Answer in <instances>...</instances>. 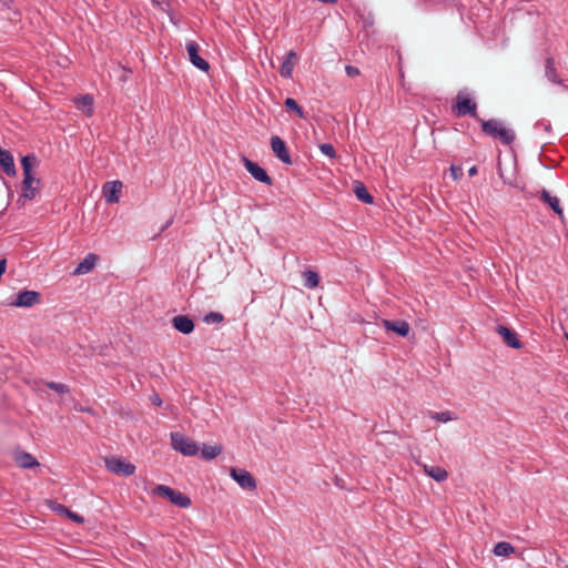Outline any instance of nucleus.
<instances>
[{
    "label": "nucleus",
    "mask_w": 568,
    "mask_h": 568,
    "mask_svg": "<svg viewBox=\"0 0 568 568\" xmlns=\"http://www.w3.org/2000/svg\"><path fill=\"white\" fill-rule=\"evenodd\" d=\"M99 256L94 253H89L75 267L73 274L82 275L90 273L97 265Z\"/></svg>",
    "instance_id": "obj_15"
},
{
    "label": "nucleus",
    "mask_w": 568,
    "mask_h": 568,
    "mask_svg": "<svg viewBox=\"0 0 568 568\" xmlns=\"http://www.w3.org/2000/svg\"><path fill=\"white\" fill-rule=\"evenodd\" d=\"M40 183V179L34 178L33 174H23L21 197L33 200L39 193Z\"/></svg>",
    "instance_id": "obj_9"
},
{
    "label": "nucleus",
    "mask_w": 568,
    "mask_h": 568,
    "mask_svg": "<svg viewBox=\"0 0 568 568\" xmlns=\"http://www.w3.org/2000/svg\"><path fill=\"white\" fill-rule=\"evenodd\" d=\"M152 403H153L154 405L160 406V405L162 404V399L160 398V396H159V395H156V394H155L154 396H152Z\"/></svg>",
    "instance_id": "obj_37"
},
{
    "label": "nucleus",
    "mask_w": 568,
    "mask_h": 568,
    "mask_svg": "<svg viewBox=\"0 0 568 568\" xmlns=\"http://www.w3.org/2000/svg\"><path fill=\"white\" fill-rule=\"evenodd\" d=\"M243 165L251 173V175L258 182L271 185L272 179L267 174V172L261 168L257 163L251 161L250 159L243 156L242 159Z\"/></svg>",
    "instance_id": "obj_8"
},
{
    "label": "nucleus",
    "mask_w": 568,
    "mask_h": 568,
    "mask_svg": "<svg viewBox=\"0 0 568 568\" xmlns=\"http://www.w3.org/2000/svg\"><path fill=\"white\" fill-rule=\"evenodd\" d=\"M345 72L349 78H355L359 75V69L354 65H346Z\"/></svg>",
    "instance_id": "obj_34"
},
{
    "label": "nucleus",
    "mask_w": 568,
    "mask_h": 568,
    "mask_svg": "<svg viewBox=\"0 0 568 568\" xmlns=\"http://www.w3.org/2000/svg\"><path fill=\"white\" fill-rule=\"evenodd\" d=\"M222 449L221 445H203L201 456L205 460H211L219 456L222 453Z\"/></svg>",
    "instance_id": "obj_24"
},
{
    "label": "nucleus",
    "mask_w": 568,
    "mask_h": 568,
    "mask_svg": "<svg viewBox=\"0 0 568 568\" xmlns=\"http://www.w3.org/2000/svg\"><path fill=\"white\" fill-rule=\"evenodd\" d=\"M458 171H460V168H455V166L450 168L452 175L455 180L458 178V174H457Z\"/></svg>",
    "instance_id": "obj_39"
},
{
    "label": "nucleus",
    "mask_w": 568,
    "mask_h": 568,
    "mask_svg": "<svg viewBox=\"0 0 568 568\" xmlns=\"http://www.w3.org/2000/svg\"><path fill=\"white\" fill-rule=\"evenodd\" d=\"M121 181L106 182L103 185V196L106 203H118L122 191Z\"/></svg>",
    "instance_id": "obj_12"
},
{
    "label": "nucleus",
    "mask_w": 568,
    "mask_h": 568,
    "mask_svg": "<svg viewBox=\"0 0 568 568\" xmlns=\"http://www.w3.org/2000/svg\"><path fill=\"white\" fill-rule=\"evenodd\" d=\"M481 130L484 133L499 140L505 145H509L515 140V132L504 126L503 122L496 119L481 120Z\"/></svg>",
    "instance_id": "obj_1"
},
{
    "label": "nucleus",
    "mask_w": 568,
    "mask_h": 568,
    "mask_svg": "<svg viewBox=\"0 0 568 568\" xmlns=\"http://www.w3.org/2000/svg\"><path fill=\"white\" fill-rule=\"evenodd\" d=\"M320 2H323V3H328V4H334L337 2V0H318Z\"/></svg>",
    "instance_id": "obj_40"
},
{
    "label": "nucleus",
    "mask_w": 568,
    "mask_h": 568,
    "mask_svg": "<svg viewBox=\"0 0 568 568\" xmlns=\"http://www.w3.org/2000/svg\"><path fill=\"white\" fill-rule=\"evenodd\" d=\"M354 194L356 195V197L362 201L363 203H366V204H372L373 203V196L368 193L366 186L362 183V182H355L354 184Z\"/></svg>",
    "instance_id": "obj_22"
},
{
    "label": "nucleus",
    "mask_w": 568,
    "mask_h": 568,
    "mask_svg": "<svg viewBox=\"0 0 568 568\" xmlns=\"http://www.w3.org/2000/svg\"><path fill=\"white\" fill-rule=\"evenodd\" d=\"M14 460L19 467L24 469H30L39 466L38 460L31 454L26 452L17 453L14 456Z\"/></svg>",
    "instance_id": "obj_19"
},
{
    "label": "nucleus",
    "mask_w": 568,
    "mask_h": 568,
    "mask_svg": "<svg viewBox=\"0 0 568 568\" xmlns=\"http://www.w3.org/2000/svg\"><path fill=\"white\" fill-rule=\"evenodd\" d=\"M367 24H373V19L369 18V20L367 21Z\"/></svg>",
    "instance_id": "obj_41"
},
{
    "label": "nucleus",
    "mask_w": 568,
    "mask_h": 568,
    "mask_svg": "<svg viewBox=\"0 0 568 568\" xmlns=\"http://www.w3.org/2000/svg\"><path fill=\"white\" fill-rule=\"evenodd\" d=\"M320 150L321 152L331 158V159H334L336 156V152H335V149L334 146L331 144V143H323L320 145Z\"/></svg>",
    "instance_id": "obj_33"
},
{
    "label": "nucleus",
    "mask_w": 568,
    "mask_h": 568,
    "mask_svg": "<svg viewBox=\"0 0 568 568\" xmlns=\"http://www.w3.org/2000/svg\"><path fill=\"white\" fill-rule=\"evenodd\" d=\"M45 385L59 394H67L69 392V386L62 383L47 382Z\"/></svg>",
    "instance_id": "obj_32"
},
{
    "label": "nucleus",
    "mask_w": 568,
    "mask_h": 568,
    "mask_svg": "<svg viewBox=\"0 0 568 568\" xmlns=\"http://www.w3.org/2000/svg\"><path fill=\"white\" fill-rule=\"evenodd\" d=\"M383 326L386 331H392L397 335L405 337L409 333V324L406 321L383 320Z\"/></svg>",
    "instance_id": "obj_14"
},
{
    "label": "nucleus",
    "mask_w": 568,
    "mask_h": 568,
    "mask_svg": "<svg viewBox=\"0 0 568 568\" xmlns=\"http://www.w3.org/2000/svg\"><path fill=\"white\" fill-rule=\"evenodd\" d=\"M0 166L2 168L3 172L9 176H14L17 174L12 154L9 151L3 150L1 146H0Z\"/></svg>",
    "instance_id": "obj_16"
},
{
    "label": "nucleus",
    "mask_w": 568,
    "mask_h": 568,
    "mask_svg": "<svg viewBox=\"0 0 568 568\" xmlns=\"http://www.w3.org/2000/svg\"><path fill=\"white\" fill-rule=\"evenodd\" d=\"M41 300V294L36 291H22L18 294L17 298L10 303L16 307H32Z\"/></svg>",
    "instance_id": "obj_11"
},
{
    "label": "nucleus",
    "mask_w": 568,
    "mask_h": 568,
    "mask_svg": "<svg viewBox=\"0 0 568 568\" xmlns=\"http://www.w3.org/2000/svg\"><path fill=\"white\" fill-rule=\"evenodd\" d=\"M284 104L288 111L295 112L300 119L306 118L305 112L293 98H287Z\"/></svg>",
    "instance_id": "obj_30"
},
{
    "label": "nucleus",
    "mask_w": 568,
    "mask_h": 568,
    "mask_svg": "<svg viewBox=\"0 0 568 568\" xmlns=\"http://www.w3.org/2000/svg\"><path fill=\"white\" fill-rule=\"evenodd\" d=\"M71 520H73L74 523H83V518L77 514V513H73L71 510H68V513L65 514Z\"/></svg>",
    "instance_id": "obj_35"
},
{
    "label": "nucleus",
    "mask_w": 568,
    "mask_h": 568,
    "mask_svg": "<svg viewBox=\"0 0 568 568\" xmlns=\"http://www.w3.org/2000/svg\"><path fill=\"white\" fill-rule=\"evenodd\" d=\"M545 75L552 83H556V84L561 83V80L559 79L557 71L555 69V62H554L552 58L546 59Z\"/></svg>",
    "instance_id": "obj_23"
},
{
    "label": "nucleus",
    "mask_w": 568,
    "mask_h": 568,
    "mask_svg": "<svg viewBox=\"0 0 568 568\" xmlns=\"http://www.w3.org/2000/svg\"><path fill=\"white\" fill-rule=\"evenodd\" d=\"M38 158L34 154H28L21 158L23 174H33L32 170L38 165Z\"/></svg>",
    "instance_id": "obj_26"
},
{
    "label": "nucleus",
    "mask_w": 568,
    "mask_h": 568,
    "mask_svg": "<svg viewBox=\"0 0 568 568\" xmlns=\"http://www.w3.org/2000/svg\"><path fill=\"white\" fill-rule=\"evenodd\" d=\"M271 149L273 153L276 155V158L284 164H292V158L286 146V143L278 135H273L271 138Z\"/></svg>",
    "instance_id": "obj_7"
},
{
    "label": "nucleus",
    "mask_w": 568,
    "mask_h": 568,
    "mask_svg": "<svg viewBox=\"0 0 568 568\" xmlns=\"http://www.w3.org/2000/svg\"><path fill=\"white\" fill-rule=\"evenodd\" d=\"M121 80H123V81L126 80L125 74H122Z\"/></svg>",
    "instance_id": "obj_42"
},
{
    "label": "nucleus",
    "mask_w": 568,
    "mask_h": 568,
    "mask_svg": "<svg viewBox=\"0 0 568 568\" xmlns=\"http://www.w3.org/2000/svg\"><path fill=\"white\" fill-rule=\"evenodd\" d=\"M78 109L84 111L88 115L92 114L93 98L89 94L82 95L75 100Z\"/></svg>",
    "instance_id": "obj_27"
},
{
    "label": "nucleus",
    "mask_w": 568,
    "mask_h": 568,
    "mask_svg": "<svg viewBox=\"0 0 568 568\" xmlns=\"http://www.w3.org/2000/svg\"><path fill=\"white\" fill-rule=\"evenodd\" d=\"M223 320H224V316L217 312H210L203 318L204 323H206V324H217V323H221Z\"/></svg>",
    "instance_id": "obj_31"
},
{
    "label": "nucleus",
    "mask_w": 568,
    "mask_h": 568,
    "mask_svg": "<svg viewBox=\"0 0 568 568\" xmlns=\"http://www.w3.org/2000/svg\"><path fill=\"white\" fill-rule=\"evenodd\" d=\"M106 469L115 475L131 476L135 473V466L124 458L106 457L104 459Z\"/></svg>",
    "instance_id": "obj_5"
},
{
    "label": "nucleus",
    "mask_w": 568,
    "mask_h": 568,
    "mask_svg": "<svg viewBox=\"0 0 568 568\" xmlns=\"http://www.w3.org/2000/svg\"><path fill=\"white\" fill-rule=\"evenodd\" d=\"M185 48L191 63L201 71H209L210 64L205 59L200 57L197 43L195 41H189Z\"/></svg>",
    "instance_id": "obj_10"
},
{
    "label": "nucleus",
    "mask_w": 568,
    "mask_h": 568,
    "mask_svg": "<svg viewBox=\"0 0 568 568\" xmlns=\"http://www.w3.org/2000/svg\"><path fill=\"white\" fill-rule=\"evenodd\" d=\"M121 80H123V81L126 80L125 74H122Z\"/></svg>",
    "instance_id": "obj_43"
},
{
    "label": "nucleus",
    "mask_w": 568,
    "mask_h": 568,
    "mask_svg": "<svg viewBox=\"0 0 568 568\" xmlns=\"http://www.w3.org/2000/svg\"><path fill=\"white\" fill-rule=\"evenodd\" d=\"M151 495L168 498L173 505L182 508L191 506V499L186 495L165 485L154 486Z\"/></svg>",
    "instance_id": "obj_2"
},
{
    "label": "nucleus",
    "mask_w": 568,
    "mask_h": 568,
    "mask_svg": "<svg viewBox=\"0 0 568 568\" xmlns=\"http://www.w3.org/2000/svg\"><path fill=\"white\" fill-rule=\"evenodd\" d=\"M493 552L498 557H507L515 552V548L511 544L506 541H499L495 545Z\"/></svg>",
    "instance_id": "obj_25"
},
{
    "label": "nucleus",
    "mask_w": 568,
    "mask_h": 568,
    "mask_svg": "<svg viewBox=\"0 0 568 568\" xmlns=\"http://www.w3.org/2000/svg\"><path fill=\"white\" fill-rule=\"evenodd\" d=\"M53 510L58 511L59 514L65 515L68 513V508L63 505H58L57 507H52Z\"/></svg>",
    "instance_id": "obj_36"
},
{
    "label": "nucleus",
    "mask_w": 568,
    "mask_h": 568,
    "mask_svg": "<svg viewBox=\"0 0 568 568\" xmlns=\"http://www.w3.org/2000/svg\"><path fill=\"white\" fill-rule=\"evenodd\" d=\"M540 199L547 203L559 217L564 216L560 201L557 196L551 195L547 190H542L540 192Z\"/></svg>",
    "instance_id": "obj_20"
},
{
    "label": "nucleus",
    "mask_w": 568,
    "mask_h": 568,
    "mask_svg": "<svg viewBox=\"0 0 568 568\" xmlns=\"http://www.w3.org/2000/svg\"><path fill=\"white\" fill-rule=\"evenodd\" d=\"M497 333L503 337L504 343L511 348H520L521 343L518 339L515 332L504 325H498L496 328Z\"/></svg>",
    "instance_id": "obj_13"
},
{
    "label": "nucleus",
    "mask_w": 568,
    "mask_h": 568,
    "mask_svg": "<svg viewBox=\"0 0 568 568\" xmlns=\"http://www.w3.org/2000/svg\"><path fill=\"white\" fill-rule=\"evenodd\" d=\"M230 476L239 484L243 489L254 490L256 488L255 478L245 469L232 467L230 469Z\"/></svg>",
    "instance_id": "obj_6"
},
{
    "label": "nucleus",
    "mask_w": 568,
    "mask_h": 568,
    "mask_svg": "<svg viewBox=\"0 0 568 568\" xmlns=\"http://www.w3.org/2000/svg\"><path fill=\"white\" fill-rule=\"evenodd\" d=\"M456 116L470 115L477 118V103L465 91H459L456 95V104L453 106Z\"/></svg>",
    "instance_id": "obj_3"
},
{
    "label": "nucleus",
    "mask_w": 568,
    "mask_h": 568,
    "mask_svg": "<svg viewBox=\"0 0 568 568\" xmlns=\"http://www.w3.org/2000/svg\"><path fill=\"white\" fill-rule=\"evenodd\" d=\"M422 466H423L424 471L429 477H432L434 480H436L438 483L446 480L448 477V473L443 467L430 466V465H426V464H423Z\"/></svg>",
    "instance_id": "obj_21"
},
{
    "label": "nucleus",
    "mask_w": 568,
    "mask_h": 568,
    "mask_svg": "<svg viewBox=\"0 0 568 568\" xmlns=\"http://www.w3.org/2000/svg\"><path fill=\"white\" fill-rule=\"evenodd\" d=\"M304 286L307 288H315L320 283V275L317 272L307 270L303 273Z\"/></svg>",
    "instance_id": "obj_28"
},
{
    "label": "nucleus",
    "mask_w": 568,
    "mask_h": 568,
    "mask_svg": "<svg viewBox=\"0 0 568 568\" xmlns=\"http://www.w3.org/2000/svg\"><path fill=\"white\" fill-rule=\"evenodd\" d=\"M172 325L173 327L183 333V334H190L194 329V323L193 321L185 315H178L172 318Z\"/></svg>",
    "instance_id": "obj_17"
},
{
    "label": "nucleus",
    "mask_w": 568,
    "mask_h": 568,
    "mask_svg": "<svg viewBox=\"0 0 568 568\" xmlns=\"http://www.w3.org/2000/svg\"><path fill=\"white\" fill-rule=\"evenodd\" d=\"M171 444L173 449L184 456H195L200 450L199 445L194 440L180 433H171Z\"/></svg>",
    "instance_id": "obj_4"
},
{
    "label": "nucleus",
    "mask_w": 568,
    "mask_h": 568,
    "mask_svg": "<svg viewBox=\"0 0 568 568\" xmlns=\"http://www.w3.org/2000/svg\"><path fill=\"white\" fill-rule=\"evenodd\" d=\"M427 415L437 420V422H440V423H448V422H452V420H456L457 419V416L454 415L452 412L449 410H445V412H432L429 410L427 413Z\"/></svg>",
    "instance_id": "obj_29"
},
{
    "label": "nucleus",
    "mask_w": 568,
    "mask_h": 568,
    "mask_svg": "<svg viewBox=\"0 0 568 568\" xmlns=\"http://www.w3.org/2000/svg\"><path fill=\"white\" fill-rule=\"evenodd\" d=\"M478 173V169L476 165H473L469 170H468V175L469 176H475L476 174Z\"/></svg>",
    "instance_id": "obj_38"
},
{
    "label": "nucleus",
    "mask_w": 568,
    "mask_h": 568,
    "mask_svg": "<svg viewBox=\"0 0 568 568\" xmlns=\"http://www.w3.org/2000/svg\"><path fill=\"white\" fill-rule=\"evenodd\" d=\"M296 61H297V54L294 51L287 52V54L285 55V59L282 62V65L280 68V74L285 79L292 78L294 65H295Z\"/></svg>",
    "instance_id": "obj_18"
}]
</instances>
